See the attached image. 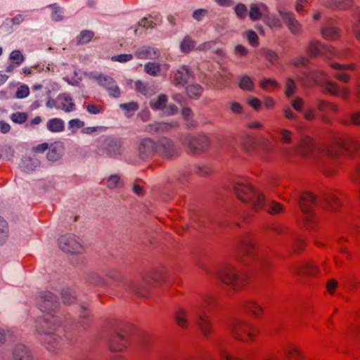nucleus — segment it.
<instances>
[{"mask_svg": "<svg viewBox=\"0 0 360 360\" xmlns=\"http://www.w3.org/2000/svg\"><path fill=\"white\" fill-rule=\"evenodd\" d=\"M36 332L41 344L49 350L60 348L64 340V329L59 318L46 314L36 320Z\"/></svg>", "mask_w": 360, "mask_h": 360, "instance_id": "nucleus-1", "label": "nucleus"}, {"mask_svg": "<svg viewBox=\"0 0 360 360\" xmlns=\"http://www.w3.org/2000/svg\"><path fill=\"white\" fill-rule=\"evenodd\" d=\"M235 254L237 259L243 264L257 261L262 273H267L271 269V260L258 255L254 238L250 233H245L238 238L235 243Z\"/></svg>", "mask_w": 360, "mask_h": 360, "instance_id": "nucleus-2", "label": "nucleus"}, {"mask_svg": "<svg viewBox=\"0 0 360 360\" xmlns=\"http://www.w3.org/2000/svg\"><path fill=\"white\" fill-rule=\"evenodd\" d=\"M358 148L359 143L356 141L350 139H338L326 150V154L329 160L324 163L322 167L323 172L329 176L335 175L338 171V165L333 160V158L338 157L343 150L352 153Z\"/></svg>", "mask_w": 360, "mask_h": 360, "instance_id": "nucleus-3", "label": "nucleus"}, {"mask_svg": "<svg viewBox=\"0 0 360 360\" xmlns=\"http://www.w3.org/2000/svg\"><path fill=\"white\" fill-rule=\"evenodd\" d=\"M216 302L214 295H205L199 304V311L194 320L195 325L205 337L210 336L212 331V323L206 311H211L214 308Z\"/></svg>", "mask_w": 360, "mask_h": 360, "instance_id": "nucleus-4", "label": "nucleus"}, {"mask_svg": "<svg viewBox=\"0 0 360 360\" xmlns=\"http://www.w3.org/2000/svg\"><path fill=\"white\" fill-rule=\"evenodd\" d=\"M233 338L243 342H254L259 333V329L250 321L236 319L229 326Z\"/></svg>", "mask_w": 360, "mask_h": 360, "instance_id": "nucleus-5", "label": "nucleus"}, {"mask_svg": "<svg viewBox=\"0 0 360 360\" xmlns=\"http://www.w3.org/2000/svg\"><path fill=\"white\" fill-rule=\"evenodd\" d=\"M160 283L158 274L153 273L145 276L141 281L125 280L122 283V287L127 292H132L139 297H147L149 290Z\"/></svg>", "mask_w": 360, "mask_h": 360, "instance_id": "nucleus-6", "label": "nucleus"}, {"mask_svg": "<svg viewBox=\"0 0 360 360\" xmlns=\"http://www.w3.org/2000/svg\"><path fill=\"white\" fill-rule=\"evenodd\" d=\"M216 275L221 282L231 286L235 290L242 289L248 281L246 274L237 271L235 267L230 264H225L216 272Z\"/></svg>", "mask_w": 360, "mask_h": 360, "instance_id": "nucleus-7", "label": "nucleus"}, {"mask_svg": "<svg viewBox=\"0 0 360 360\" xmlns=\"http://www.w3.org/2000/svg\"><path fill=\"white\" fill-rule=\"evenodd\" d=\"M233 191L240 200L245 203H249L253 210L262 206L263 193L260 191L253 188L248 183H235Z\"/></svg>", "mask_w": 360, "mask_h": 360, "instance_id": "nucleus-8", "label": "nucleus"}, {"mask_svg": "<svg viewBox=\"0 0 360 360\" xmlns=\"http://www.w3.org/2000/svg\"><path fill=\"white\" fill-rule=\"evenodd\" d=\"M181 144L193 154H198L206 150L210 146L208 137L204 134H186L180 139Z\"/></svg>", "mask_w": 360, "mask_h": 360, "instance_id": "nucleus-9", "label": "nucleus"}, {"mask_svg": "<svg viewBox=\"0 0 360 360\" xmlns=\"http://www.w3.org/2000/svg\"><path fill=\"white\" fill-rule=\"evenodd\" d=\"M58 246L63 251L71 254H81L84 251V247L79 238L73 234H67L60 237Z\"/></svg>", "mask_w": 360, "mask_h": 360, "instance_id": "nucleus-10", "label": "nucleus"}, {"mask_svg": "<svg viewBox=\"0 0 360 360\" xmlns=\"http://www.w3.org/2000/svg\"><path fill=\"white\" fill-rule=\"evenodd\" d=\"M296 200L298 201L304 220L307 221L312 220L314 218L313 210L316 205V197L311 193L305 192Z\"/></svg>", "mask_w": 360, "mask_h": 360, "instance_id": "nucleus-11", "label": "nucleus"}, {"mask_svg": "<svg viewBox=\"0 0 360 360\" xmlns=\"http://www.w3.org/2000/svg\"><path fill=\"white\" fill-rule=\"evenodd\" d=\"M276 11L292 34L300 35L302 33V25L292 12L284 11L281 7H277Z\"/></svg>", "mask_w": 360, "mask_h": 360, "instance_id": "nucleus-12", "label": "nucleus"}, {"mask_svg": "<svg viewBox=\"0 0 360 360\" xmlns=\"http://www.w3.org/2000/svg\"><path fill=\"white\" fill-rule=\"evenodd\" d=\"M297 80L304 86H310L313 84L322 86L327 81V75L322 70H311L297 77Z\"/></svg>", "mask_w": 360, "mask_h": 360, "instance_id": "nucleus-13", "label": "nucleus"}, {"mask_svg": "<svg viewBox=\"0 0 360 360\" xmlns=\"http://www.w3.org/2000/svg\"><path fill=\"white\" fill-rule=\"evenodd\" d=\"M87 75L89 78L96 79L99 85L105 87L110 96L115 98L120 96V89L112 77L102 75H94L93 73H89Z\"/></svg>", "mask_w": 360, "mask_h": 360, "instance_id": "nucleus-14", "label": "nucleus"}, {"mask_svg": "<svg viewBox=\"0 0 360 360\" xmlns=\"http://www.w3.org/2000/svg\"><path fill=\"white\" fill-rule=\"evenodd\" d=\"M298 153L303 157L315 158L320 150L316 146L314 140L307 136L301 137L300 145L297 147Z\"/></svg>", "mask_w": 360, "mask_h": 360, "instance_id": "nucleus-15", "label": "nucleus"}, {"mask_svg": "<svg viewBox=\"0 0 360 360\" xmlns=\"http://www.w3.org/2000/svg\"><path fill=\"white\" fill-rule=\"evenodd\" d=\"M98 148L110 157L120 155L123 151L122 141L111 137L105 139Z\"/></svg>", "mask_w": 360, "mask_h": 360, "instance_id": "nucleus-16", "label": "nucleus"}, {"mask_svg": "<svg viewBox=\"0 0 360 360\" xmlns=\"http://www.w3.org/2000/svg\"><path fill=\"white\" fill-rule=\"evenodd\" d=\"M157 148V155L165 158H172L179 154V149L174 141L167 138L160 139Z\"/></svg>", "mask_w": 360, "mask_h": 360, "instance_id": "nucleus-17", "label": "nucleus"}, {"mask_svg": "<svg viewBox=\"0 0 360 360\" xmlns=\"http://www.w3.org/2000/svg\"><path fill=\"white\" fill-rule=\"evenodd\" d=\"M167 97L165 94H161L157 99L152 100L150 103V106L155 110H162V112L166 115H174L177 112V107L170 103L167 105Z\"/></svg>", "mask_w": 360, "mask_h": 360, "instance_id": "nucleus-18", "label": "nucleus"}, {"mask_svg": "<svg viewBox=\"0 0 360 360\" xmlns=\"http://www.w3.org/2000/svg\"><path fill=\"white\" fill-rule=\"evenodd\" d=\"M158 142L150 138L140 141L138 148L139 155L141 159H146L157 155Z\"/></svg>", "mask_w": 360, "mask_h": 360, "instance_id": "nucleus-19", "label": "nucleus"}, {"mask_svg": "<svg viewBox=\"0 0 360 360\" xmlns=\"http://www.w3.org/2000/svg\"><path fill=\"white\" fill-rule=\"evenodd\" d=\"M37 304L42 311L53 310L56 307V298L49 291L41 292L37 298Z\"/></svg>", "mask_w": 360, "mask_h": 360, "instance_id": "nucleus-20", "label": "nucleus"}, {"mask_svg": "<svg viewBox=\"0 0 360 360\" xmlns=\"http://www.w3.org/2000/svg\"><path fill=\"white\" fill-rule=\"evenodd\" d=\"M127 333L126 332H117L110 340L109 347L113 351H121L127 347Z\"/></svg>", "mask_w": 360, "mask_h": 360, "instance_id": "nucleus-21", "label": "nucleus"}, {"mask_svg": "<svg viewBox=\"0 0 360 360\" xmlns=\"http://www.w3.org/2000/svg\"><path fill=\"white\" fill-rule=\"evenodd\" d=\"M268 7L262 2L254 3L250 6L249 16L252 20H257L261 18L264 20L266 15L269 13Z\"/></svg>", "mask_w": 360, "mask_h": 360, "instance_id": "nucleus-22", "label": "nucleus"}, {"mask_svg": "<svg viewBox=\"0 0 360 360\" xmlns=\"http://www.w3.org/2000/svg\"><path fill=\"white\" fill-rule=\"evenodd\" d=\"M291 271L295 274H306L309 276H315L318 274L319 269L312 262H304L293 266Z\"/></svg>", "mask_w": 360, "mask_h": 360, "instance_id": "nucleus-23", "label": "nucleus"}, {"mask_svg": "<svg viewBox=\"0 0 360 360\" xmlns=\"http://www.w3.org/2000/svg\"><path fill=\"white\" fill-rule=\"evenodd\" d=\"M13 360H33L30 351L26 346L22 344H17L12 351Z\"/></svg>", "mask_w": 360, "mask_h": 360, "instance_id": "nucleus-24", "label": "nucleus"}, {"mask_svg": "<svg viewBox=\"0 0 360 360\" xmlns=\"http://www.w3.org/2000/svg\"><path fill=\"white\" fill-rule=\"evenodd\" d=\"M259 210H264L270 214H278L283 212L284 207L283 206L277 202L275 201H266L263 195L262 199V205L260 207L257 209H254L255 211H258Z\"/></svg>", "mask_w": 360, "mask_h": 360, "instance_id": "nucleus-25", "label": "nucleus"}, {"mask_svg": "<svg viewBox=\"0 0 360 360\" xmlns=\"http://www.w3.org/2000/svg\"><path fill=\"white\" fill-rule=\"evenodd\" d=\"M243 309L252 316L260 318L263 314V308L255 300H247L242 304Z\"/></svg>", "mask_w": 360, "mask_h": 360, "instance_id": "nucleus-26", "label": "nucleus"}, {"mask_svg": "<svg viewBox=\"0 0 360 360\" xmlns=\"http://www.w3.org/2000/svg\"><path fill=\"white\" fill-rule=\"evenodd\" d=\"M285 360H302L303 354L300 348L292 344L288 345L283 350Z\"/></svg>", "mask_w": 360, "mask_h": 360, "instance_id": "nucleus-27", "label": "nucleus"}, {"mask_svg": "<svg viewBox=\"0 0 360 360\" xmlns=\"http://www.w3.org/2000/svg\"><path fill=\"white\" fill-rule=\"evenodd\" d=\"M273 131L281 143L291 145L293 143V133L290 129L278 127Z\"/></svg>", "mask_w": 360, "mask_h": 360, "instance_id": "nucleus-28", "label": "nucleus"}, {"mask_svg": "<svg viewBox=\"0 0 360 360\" xmlns=\"http://www.w3.org/2000/svg\"><path fill=\"white\" fill-rule=\"evenodd\" d=\"M57 108L70 112L75 110V105L69 95L62 94L58 97Z\"/></svg>", "mask_w": 360, "mask_h": 360, "instance_id": "nucleus-29", "label": "nucleus"}, {"mask_svg": "<svg viewBox=\"0 0 360 360\" xmlns=\"http://www.w3.org/2000/svg\"><path fill=\"white\" fill-rule=\"evenodd\" d=\"M159 55L158 49L150 46H143L135 52V56L139 59L157 58Z\"/></svg>", "mask_w": 360, "mask_h": 360, "instance_id": "nucleus-30", "label": "nucleus"}, {"mask_svg": "<svg viewBox=\"0 0 360 360\" xmlns=\"http://www.w3.org/2000/svg\"><path fill=\"white\" fill-rule=\"evenodd\" d=\"M188 312L184 308L178 309L174 314L176 325L182 329H187L190 323L188 319Z\"/></svg>", "mask_w": 360, "mask_h": 360, "instance_id": "nucleus-31", "label": "nucleus"}, {"mask_svg": "<svg viewBox=\"0 0 360 360\" xmlns=\"http://www.w3.org/2000/svg\"><path fill=\"white\" fill-rule=\"evenodd\" d=\"M326 46L318 40H311L307 48V53L310 57L323 55Z\"/></svg>", "mask_w": 360, "mask_h": 360, "instance_id": "nucleus-32", "label": "nucleus"}, {"mask_svg": "<svg viewBox=\"0 0 360 360\" xmlns=\"http://www.w3.org/2000/svg\"><path fill=\"white\" fill-rule=\"evenodd\" d=\"M322 206L325 209L337 210L340 207V201L332 193H327L323 195Z\"/></svg>", "mask_w": 360, "mask_h": 360, "instance_id": "nucleus-33", "label": "nucleus"}, {"mask_svg": "<svg viewBox=\"0 0 360 360\" xmlns=\"http://www.w3.org/2000/svg\"><path fill=\"white\" fill-rule=\"evenodd\" d=\"M191 77L190 72L186 66H182L176 70L173 83L174 84L185 85Z\"/></svg>", "mask_w": 360, "mask_h": 360, "instance_id": "nucleus-34", "label": "nucleus"}, {"mask_svg": "<svg viewBox=\"0 0 360 360\" xmlns=\"http://www.w3.org/2000/svg\"><path fill=\"white\" fill-rule=\"evenodd\" d=\"M323 56L328 59L331 58H346L349 57V50L338 51L333 46H326Z\"/></svg>", "mask_w": 360, "mask_h": 360, "instance_id": "nucleus-35", "label": "nucleus"}, {"mask_svg": "<svg viewBox=\"0 0 360 360\" xmlns=\"http://www.w3.org/2000/svg\"><path fill=\"white\" fill-rule=\"evenodd\" d=\"M151 130L157 132L169 131L172 129H176L179 127V122L176 121L172 122H155L151 126Z\"/></svg>", "mask_w": 360, "mask_h": 360, "instance_id": "nucleus-36", "label": "nucleus"}, {"mask_svg": "<svg viewBox=\"0 0 360 360\" xmlns=\"http://www.w3.org/2000/svg\"><path fill=\"white\" fill-rule=\"evenodd\" d=\"M283 114L285 118L290 121H293L292 126L298 130L302 129V127L299 124L300 117L289 106H284L283 108Z\"/></svg>", "mask_w": 360, "mask_h": 360, "instance_id": "nucleus-37", "label": "nucleus"}, {"mask_svg": "<svg viewBox=\"0 0 360 360\" xmlns=\"http://www.w3.org/2000/svg\"><path fill=\"white\" fill-rule=\"evenodd\" d=\"M160 18L158 15L155 16L150 15L149 18H143L139 22L138 27L135 30L134 32L136 34L139 33V27H142L143 28H153L157 25V22H159Z\"/></svg>", "mask_w": 360, "mask_h": 360, "instance_id": "nucleus-38", "label": "nucleus"}, {"mask_svg": "<svg viewBox=\"0 0 360 360\" xmlns=\"http://www.w3.org/2000/svg\"><path fill=\"white\" fill-rule=\"evenodd\" d=\"M46 127L50 131L57 133L64 130L65 124L60 118H52L47 122Z\"/></svg>", "mask_w": 360, "mask_h": 360, "instance_id": "nucleus-39", "label": "nucleus"}, {"mask_svg": "<svg viewBox=\"0 0 360 360\" xmlns=\"http://www.w3.org/2000/svg\"><path fill=\"white\" fill-rule=\"evenodd\" d=\"M39 165V162L37 159H33L30 157H25L22 160L20 167L22 170L28 172L34 171Z\"/></svg>", "mask_w": 360, "mask_h": 360, "instance_id": "nucleus-40", "label": "nucleus"}, {"mask_svg": "<svg viewBox=\"0 0 360 360\" xmlns=\"http://www.w3.org/2000/svg\"><path fill=\"white\" fill-rule=\"evenodd\" d=\"M353 0H334L330 1L326 7L335 10H345L352 5Z\"/></svg>", "mask_w": 360, "mask_h": 360, "instance_id": "nucleus-41", "label": "nucleus"}, {"mask_svg": "<svg viewBox=\"0 0 360 360\" xmlns=\"http://www.w3.org/2000/svg\"><path fill=\"white\" fill-rule=\"evenodd\" d=\"M266 25L271 29H281L283 27L282 21L274 14L269 13L266 15L264 20Z\"/></svg>", "mask_w": 360, "mask_h": 360, "instance_id": "nucleus-42", "label": "nucleus"}, {"mask_svg": "<svg viewBox=\"0 0 360 360\" xmlns=\"http://www.w3.org/2000/svg\"><path fill=\"white\" fill-rule=\"evenodd\" d=\"M317 108L319 111L330 110L334 112L339 111V108L335 103L328 102L321 99L317 101Z\"/></svg>", "mask_w": 360, "mask_h": 360, "instance_id": "nucleus-43", "label": "nucleus"}, {"mask_svg": "<svg viewBox=\"0 0 360 360\" xmlns=\"http://www.w3.org/2000/svg\"><path fill=\"white\" fill-rule=\"evenodd\" d=\"M321 34L326 39H335L338 37V30L335 27L327 26L322 28Z\"/></svg>", "mask_w": 360, "mask_h": 360, "instance_id": "nucleus-44", "label": "nucleus"}, {"mask_svg": "<svg viewBox=\"0 0 360 360\" xmlns=\"http://www.w3.org/2000/svg\"><path fill=\"white\" fill-rule=\"evenodd\" d=\"M239 87L245 91H252L254 87V83L252 79L247 75L242 76L238 82Z\"/></svg>", "mask_w": 360, "mask_h": 360, "instance_id": "nucleus-45", "label": "nucleus"}, {"mask_svg": "<svg viewBox=\"0 0 360 360\" xmlns=\"http://www.w3.org/2000/svg\"><path fill=\"white\" fill-rule=\"evenodd\" d=\"M322 86L331 95L336 96L339 94L340 87L336 82L333 81L327 80L322 85Z\"/></svg>", "mask_w": 360, "mask_h": 360, "instance_id": "nucleus-46", "label": "nucleus"}, {"mask_svg": "<svg viewBox=\"0 0 360 360\" xmlns=\"http://www.w3.org/2000/svg\"><path fill=\"white\" fill-rule=\"evenodd\" d=\"M218 353L220 360H243L242 357L231 353L223 347L219 349Z\"/></svg>", "mask_w": 360, "mask_h": 360, "instance_id": "nucleus-47", "label": "nucleus"}, {"mask_svg": "<svg viewBox=\"0 0 360 360\" xmlns=\"http://www.w3.org/2000/svg\"><path fill=\"white\" fill-rule=\"evenodd\" d=\"M241 144L243 149L248 153H252L255 150V141L254 138L251 136H245L243 138Z\"/></svg>", "mask_w": 360, "mask_h": 360, "instance_id": "nucleus-48", "label": "nucleus"}, {"mask_svg": "<svg viewBox=\"0 0 360 360\" xmlns=\"http://www.w3.org/2000/svg\"><path fill=\"white\" fill-rule=\"evenodd\" d=\"M328 65L333 70H339V71H344V70H347L354 71L356 68V65L355 63L342 65L339 63L330 61L328 63Z\"/></svg>", "mask_w": 360, "mask_h": 360, "instance_id": "nucleus-49", "label": "nucleus"}, {"mask_svg": "<svg viewBox=\"0 0 360 360\" xmlns=\"http://www.w3.org/2000/svg\"><path fill=\"white\" fill-rule=\"evenodd\" d=\"M144 70L151 76H157L160 71V65L157 63L149 62L145 65Z\"/></svg>", "mask_w": 360, "mask_h": 360, "instance_id": "nucleus-50", "label": "nucleus"}, {"mask_svg": "<svg viewBox=\"0 0 360 360\" xmlns=\"http://www.w3.org/2000/svg\"><path fill=\"white\" fill-rule=\"evenodd\" d=\"M195 46V41L188 36H186L184 38L181 44L180 45V48L182 52L188 53Z\"/></svg>", "mask_w": 360, "mask_h": 360, "instance_id": "nucleus-51", "label": "nucleus"}, {"mask_svg": "<svg viewBox=\"0 0 360 360\" xmlns=\"http://www.w3.org/2000/svg\"><path fill=\"white\" fill-rule=\"evenodd\" d=\"M8 236V226L7 222L0 217V244L4 243Z\"/></svg>", "mask_w": 360, "mask_h": 360, "instance_id": "nucleus-52", "label": "nucleus"}, {"mask_svg": "<svg viewBox=\"0 0 360 360\" xmlns=\"http://www.w3.org/2000/svg\"><path fill=\"white\" fill-rule=\"evenodd\" d=\"M202 92V89L198 84H191L186 87V93L190 98H198Z\"/></svg>", "mask_w": 360, "mask_h": 360, "instance_id": "nucleus-53", "label": "nucleus"}, {"mask_svg": "<svg viewBox=\"0 0 360 360\" xmlns=\"http://www.w3.org/2000/svg\"><path fill=\"white\" fill-rule=\"evenodd\" d=\"M87 281L89 283L95 285L103 286L105 285L104 278L95 272L90 273L88 275Z\"/></svg>", "mask_w": 360, "mask_h": 360, "instance_id": "nucleus-54", "label": "nucleus"}, {"mask_svg": "<svg viewBox=\"0 0 360 360\" xmlns=\"http://www.w3.org/2000/svg\"><path fill=\"white\" fill-rule=\"evenodd\" d=\"M61 296L63 302L65 304H71L75 300V292L70 288L63 289Z\"/></svg>", "mask_w": 360, "mask_h": 360, "instance_id": "nucleus-55", "label": "nucleus"}, {"mask_svg": "<svg viewBox=\"0 0 360 360\" xmlns=\"http://www.w3.org/2000/svg\"><path fill=\"white\" fill-rule=\"evenodd\" d=\"M193 172L200 176H206L212 172V169L208 165H196L193 169Z\"/></svg>", "mask_w": 360, "mask_h": 360, "instance_id": "nucleus-56", "label": "nucleus"}, {"mask_svg": "<svg viewBox=\"0 0 360 360\" xmlns=\"http://www.w3.org/2000/svg\"><path fill=\"white\" fill-rule=\"evenodd\" d=\"M120 108L125 111V115H127V113L136 112L139 106L136 102L131 101L127 103H121Z\"/></svg>", "mask_w": 360, "mask_h": 360, "instance_id": "nucleus-57", "label": "nucleus"}, {"mask_svg": "<svg viewBox=\"0 0 360 360\" xmlns=\"http://www.w3.org/2000/svg\"><path fill=\"white\" fill-rule=\"evenodd\" d=\"M135 88L137 91L141 93L145 96L151 94L152 89L147 84L143 83L141 81H136L135 82Z\"/></svg>", "mask_w": 360, "mask_h": 360, "instance_id": "nucleus-58", "label": "nucleus"}, {"mask_svg": "<svg viewBox=\"0 0 360 360\" xmlns=\"http://www.w3.org/2000/svg\"><path fill=\"white\" fill-rule=\"evenodd\" d=\"M296 84L291 78H287L285 81V94L287 97H291L295 92Z\"/></svg>", "mask_w": 360, "mask_h": 360, "instance_id": "nucleus-59", "label": "nucleus"}, {"mask_svg": "<svg viewBox=\"0 0 360 360\" xmlns=\"http://www.w3.org/2000/svg\"><path fill=\"white\" fill-rule=\"evenodd\" d=\"M191 222L193 224L198 226H202L205 224V217L200 213L197 212H193L190 214Z\"/></svg>", "mask_w": 360, "mask_h": 360, "instance_id": "nucleus-60", "label": "nucleus"}, {"mask_svg": "<svg viewBox=\"0 0 360 360\" xmlns=\"http://www.w3.org/2000/svg\"><path fill=\"white\" fill-rule=\"evenodd\" d=\"M229 108L231 112L236 115H241L244 110L243 106L240 103L234 101L229 102Z\"/></svg>", "mask_w": 360, "mask_h": 360, "instance_id": "nucleus-61", "label": "nucleus"}, {"mask_svg": "<svg viewBox=\"0 0 360 360\" xmlns=\"http://www.w3.org/2000/svg\"><path fill=\"white\" fill-rule=\"evenodd\" d=\"M94 37V33L89 30L82 31L80 34L77 37L78 44H86L91 41Z\"/></svg>", "mask_w": 360, "mask_h": 360, "instance_id": "nucleus-62", "label": "nucleus"}, {"mask_svg": "<svg viewBox=\"0 0 360 360\" xmlns=\"http://www.w3.org/2000/svg\"><path fill=\"white\" fill-rule=\"evenodd\" d=\"M122 182L117 175H112L107 181V186L110 188H116L122 186Z\"/></svg>", "mask_w": 360, "mask_h": 360, "instance_id": "nucleus-63", "label": "nucleus"}, {"mask_svg": "<svg viewBox=\"0 0 360 360\" xmlns=\"http://www.w3.org/2000/svg\"><path fill=\"white\" fill-rule=\"evenodd\" d=\"M10 59L14 64L18 66L24 61L25 58L20 51L15 50L10 54Z\"/></svg>", "mask_w": 360, "mask_h": 360, "instance_id": "nucleus-64", "label": "nucleus"}]
</instances>
